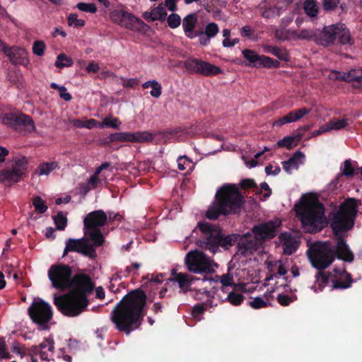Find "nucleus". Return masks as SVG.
I'll return each instance as SVG.
<instances>
[{
	"label": "nucleus",
	"instance_id": "nucleus-3",
	"mask_svg": "<svg viewBox=\"0 0 362 362\" xmlns=\"http://www.w3.org/2000/svg\"><path fill=\"white\" fill-rule=\"evenodd\" d=\"M245 202V197L236 185L225 184L217 190L213 204L206 212V217L216 220L221 216L238 214Z\"/></svg>",
	"mask_w": 362,
	"mask_h": 362
},
{
	"label": "nucleus",
	"instance_id": "nucleus-40",
	"mask_svg": "<svg viewBox=\"0 0 362 362\" xmlns=\"http://www.w3.org/2000/svg\"><path fill=\"white\" fill-rule=\"evenodd\" d=\"M153 20L164 21L166 19L167 12L165 11L163 6L159 4L157 7L153 8L151 11Z\"/></svg>",
	"mask_w": 362,
	"mask_h": 362
},
{
	"label": "nucleus",
	"instance_id": "nucleus-39",
	"mask_svg": "<svg viewBox=\"0 0 362 362\" xmlns=\"http://www.w3.org/2000/svg\"><path fill=\"white\" fill-rule=\"evenodd\" d=\"M211 300H207L205 303H198L192 309V315L194 318H198L202 315L206 310L209 305H211Z\"/></svg>",
	"mask_w": 362,
	"mask_h": 362
},
{
	"label": "nucleus",
	"instance_id": "nucleus-18",
	"mask_svg": "<svg viewBox=\"0 0 362 362\" xmlns=\"http://www.w3.org/2000/svg\"><path fill=\"white\" fill-rule=\"evenodd\" d=\"M153 139V135L148 132H138L135 133L115 132L110 134L104 144L109 145L114 141L146 142L151 141Z\"/></svg>",
	"mask_w": 362,
	"mask_h": 362
},
{
	"label": "nucleus",
	"instance_id": "nucleus-38",
	"mask_svg": "<svg viewBox=\"0 0 362 362\" xmlns=\"http://www.w3.org/2000/svg\"><path fill=\"white\" fill-rule=\"evenodd\" d=\"M59 168L57 162H47L40 164L38 167L39 175H49L52 171Z\"/></svg>",
	"mask_w": 362,
	"mask_h": 362
},
{
	"label": "nucleus",
	"instance_id": "nucleus-22",
	"mask_svg": "<svg viewBox=\"0 0 362 362\" xmlns=\"http://www.w3.org/2000/svg\"><path fill=\"white\" fill-rule=\"evenodd\" d=\"M259 9L261 15L264 18H272L279 16L284 6L279 5V2H274V0H264L259 4Z\"/></svg>",
	"mask_w": 362,
	"mask_h": 362
},
{
	"label": "nucleus",
	"instance_id": "nucleus-9",
	"mask_svg": "<svg viewBox=\"0 0 362 362\" xmlns=\"http://www.w3.org/2000/svg\"><path fill=\"white\" fill-rule=\"evenodd\" d=\"M107 222V215L102 209L88 213L83 219V233L95 245H103L105 238L100 228Z\"/></svg>",
	"mask_w": 362,
	"mask_h": 362
},
{
	"label": "nucleus",
	"instance_id": "nucleus-36",
	"mask_svg": "<svg viewBox=\"0 0 362 362\" xmlns=\"http://www.w3.org/2000/svg\"><path fill=\"white\" fill-rule=\"evenodd\" d=\"M28 165V160L25 157H22L14 161L12 165V170L18 173L21 176H23L25 173Z\"/></svg>",
	"mask_w": 362,
	"mask_h": 362
},
{
	"label": "nucleus",
	"instance_id": "nucleus-64",
	"mask_svg": "<svg viewBox=\"0 0 362 362\" xmlns=\"http://www.w3.org/2000/svg\"><path fill=\"white\" fill-rule=\"evenodd\" d=\"M288 31L286 29H278L275 31V37L281 41L288 40Z\"/></svg>",
	"mask_w": 362,
	"mask_h": 362
},
{
	"label": "nucleus",
	"instance_id": "nucleus-7",
	"mask_svg": "<svg viewBox=\"0 0 362 362\" xmlns=\"http://www.w3.org/2000/svg\"><path fill=\"white\" fill-rule=\"evenodd\" d=\"M304 227L310 228L312 232H317L327 224L324 205L319 202L303 203L296 211Z\"/></svg>",
	"mask_w": 362,
	"mask_h": 362
},
{
	"label": "nucleus",
	"instance_id": "nucleus-1",
	"mask_svg": "<svg viewBox=\"0 0 362 362\" xmlns=\"http://www.w3.org/2000/svg\"><path fill=\"white\" fill-rule=\"evenodd\" d=\"M73 269L64 263L50 266L48 277L54 288L69 291L55 297L54 303L57 309L65 316L76 317L85 312L89 305L88 296L95 288L89 275L84 273L73 276Z\"/></svg>",
	"mask_w": 362,
	"mask_h": 362
},
{
	"label": "nucleus",
	"instance_id": "nucleus-54",
	"mask_svg": "<svg viewBox=\"0 0 362 362\" xmlns=\"http://www.w3.org/2000/svg\"><path fill=\"white\" fill-rule=\"evenodd\" d=\"M67 22L69 26L74 25V27H83L85 25V21L83 19H78V16L76 13H71L67 17Z\"/></svg>",
	"mask_w": 362,
	"mask_h": 362
},
{
	"label": "nucleus",
	"instance_id": "nucleus-50",
	"mask_svg": "<svg viewBox=\"0 0 362 362\" xmlns=\"http://www.w3.org/2000/svg\"><path fill=\"white\" fill-rule=\"evenodd\" d=\"M76 8L80 11L90 13H95L97 11V7L93 3L80 2L77 4Z\"/></svg>",
	"mask_w": 362,
	"mask_h": 362
},
{
	"label": "nucleus",
	"instance_id": "nucleus-49",
	"mask_svg": "<svg viewBox=\"0 0 362 362\" xmlns=\"http://www.w3.org/2000/svg\"><path fill=\"white\" fill-rule=\"evenodd\" d=\"M164 275L162 274L153 275L148 274L143 277V281L146 280V283H148L150 285L153 284H160L163 281Z\"/></svg>",
	"mask_w": 362,
	"mask_h": 362
},
{
	"label": "nucleus",
	"instance_id": "nucleus-61",
	"mask_svg": "<svg viewBox=\"0 0 362 362\" xmlns=\"http://www.w3.org/2000/svg\"><path fill=\"white\" fill-rule=\"evenodd\" d=\"M191 160L187 158L186 156H180L177 158V167L180 170H185L187 168L185 166L186 164L189 165L191 163Z\"/></svg>",
	"mask_w": 362,
	"mask_h": 362
},
{
	"label": "nucleus",
	"instance_id": "nucleus-46",
	"mask_svg": "<svg viewBox=\"0 0 362 362\" xmlns=\"http://www.w3.org/2000/svg\"><path fill=\"white\" fill-rule=\"evenodd\" d=\"M33 204L35 211L39 214H44L47 210V206L40 197L37 196L34 197Z\"/></svg>",
	"mask_w": 362,
	"mask_h": 362
},
{
	"label": "nucleus",
	"instance_id": "nucleus-14",
	"mask_svg": "<svg viewBox=\"0 0 362 362\" xmlns=\"http://www.w3.org/2000/svg\"><path fill=\"white\" fill-rule=\"evenodd\" d=\"M3 123L12 129L25 133L35 132L36 127L32 117L23 113H6L2 118Z\"/></svg>",
	"mask_w": 362,
	"mask_h": 362
},
{
	"label": "nucleus",
	"instance_id": "nucleus-43",
	"mask_svg": "<svg viewBox=\"0 0 362 362\" xmlns=\"http://www.w3.org/2000/svg\"><path fill=\"white\" fill-rule=\"evenodd\" d=\"M276 145L279 148H286L290 150L296 146V144L294 143V140L291 136L284 137L277 141Z\"/></svg>",
	"mask_w": 362,
	"mask_h": 362
},
{
	"label": "nucleus",
	"instance_id": "nucleus-2",
	"mask_svg": "<svg viewBox=\"0 0 362 362\" xmlns=\"http://www.w3.org/2000/svg\"><path fill=\"white\" fill-rule=\"evenodd\" d=\"M146 300V294L140 288L125 295L110 313L115 329L127 335L139 329L145 316Z\"/></svg>",
	"mask_w": 362,
	"mask_h": 362
},
{
	"label": "nucleus",
	"instance_id": "nucleus-35",
	"mask_svg": "<svg viewBox=\"0 0 362 362\" xmlns=\"http://www.w3.org/2000/svg\"><path fill=\"white\" fill-rule=\"evenodd\" d=\"M304 11L310 17H316L318 13V6L316 0H307L304 4Z\"/></svg>",
	"mask_w": 362,
	"mask_h": 362
},
{
	"label": "nucleus",
	"instance_id": "nucleus-55",
	"mask_svg": "<svg viewBox=\"0 0 362 362\" xmlns=\"http://www.w3.org/2000/svg\"><path fill=\"white\" fill-rule=\"evenodd\" d=\"M119 119L117 118H111V117H105L103 122L99 124L100 128H103L105 127H112L115 129H117L119 127Z\"/></svg>",
	"mask_w": 362,
	"mask_h": 362
},
{
	"label": "nucleus",
	"instance_id": "nucleus-12",
	"mask_svg": "<svg viewBox=\"0 0 362 362\" xmlns=\"http://www.w3.org/2000/svg\"><path fill=\"white\" fill-rule=\"evenodd\" d=\"M187 269L194 274H211L214 272L212 260L198 250L189 252L185 257Z\"/></svg>",
	"mask_w": 362,
	"mask_h": 362
},
{
	"label": "nucleus",
	"instance_id": "nucleus-32",
	"mask_svg": "<svg viewBox=\"0 0 362 362\" xmlns=\"http://www.w3.org/2000/svg\"><path fill=\"white\" fill-rule=\"evenodd\" d=\"M201 59L189 57L187 59L183 64L185 69L188 71L189 74H198L199 70Z\"/></svg>",
	"mask_w": 362,
	"mask_h": 362
},
{
	"label": "nucleus",
	"instance_id": "nucleus-13",
	"mask_svg": "<svg viewBox=\"0 0 362 362\" xmlns=\"http://www.w3.org/2000/svg\"><path fill=\"white\" fill-rule=\"evenodd\" d=\"M100 245H95L94 242L86 236L80 239L69 238L66 241V246L62 257H65L69 252H76L83 256L95 258L96 256L95 247Z\"/></svg>",
	"mask_w": 362,
	"mask_h": 362
},
{
	"label": "nucleus",
	"instance_id": "nucleus-59",
	"mask_svg": "<svg viewBox=\"0 0 362 362\" xmlns=\"http://www.w3.org/2000/svg\"><path fill=\"white\" fill-rule=\"evenodd\" d=\"M151 88L152 90L150 91L151 95L156 98H159L162 93L161 85L157 81H155Z\"/></svg>",
	"mask_w": 362,
	"mask_h": 362
},
{
	"label": "nucleus",
	"instance_id": "nucleus-45",
	"mask_svg": "<svg viewBox=\"0 0 362 362\" xmlns=\"http://www.w3.org/2000/svg\"><path fill=\"white\" fill-rule=\"evenodd\" d=\"M218 32L219 28L216 23H209L204 28V33L211 39L214 37Z\"/></svg>",
	"mask_w": 362,
	"mask_h": 362
},
{
	"label": "nucleus",
	"instance_id": "nucleus-37",
	"mask_svg": "<svg viewBox=\"0 0 362 362\" xmlns=\"http://www.w3.org/2000/svg\"><path fill=\"white\" fill-rule=\"evenodd\" d=\"M73 64L74 62L71 58L67 57L65 54L62 53L57 56L54 65L57 68L62 69L64 67L71 66Z\"/></svg>",
	"mask_w": 362,
	"mask_h": 362
},
{
	"label": "nucleus",
	"instance_id": "nucleus-11",
	"mask_svg": "<svg viewBox=\"0 0 362 362\" xmlns=\"http://www.w3.org/2000/svg\"><path fill=\"white\" fill-rule=\"evenodd\" d=\"M110 20L115 24L135 32L147 30L149 26L142 20L122 9H115L110 12Z\"/></svg>",
	"mask_w": 362,
	"mask_h": 362
},
{
	"label": "nucleus",
	"instance_id": "nucleus-42",
	"mask_svg": "<svg viewBox=\"0 0 362 362\" xmlns=\"http://www.w3.org/2000/svg\"><path fill=\"white\" fill-rule=\"evenodd\" d=\"M54 222L57 230H63L67 225V219L62 211H59L54 217Z\"/></svg>",
	"mask_w": 362,
	"mask_h": 362
},
{
	"label": "nucleus",
	"instance_id": "nucleus-5",
	"mask_svg": "<svg viewBox=\"0 0 362 362\" xmlns=\"http://www.w3.org/2000/svg\"><path fill=\"white\" fill-rule=\"evenodd\" d=\"M308 256L312 266L318 272L315 274L316 282L327 285L332 279V272H325L324 270L334 262L331 250L327 245L319 244L311 245L308 250Z\"/></svg>",
	"mask_w": 362,
	"mask_h": 362
},
{
	"label": "nucleus",
	"instance_id": "nucleus-58",
	"mask_svg": "<svg viewBox=\"0 0 362 362\" xmlns=\"http://www.w3.org/2000/svg\"><path fill=\"white\" fill-rule=\"evenodd\" d=\"M38 346L40 348V350L43 351L44 349L47 348L48 351L50 352H53L54 349V342L53 339L51 337H47L45 339V340L41 342Z\"/></svg>",
	"mask_w": 362,
	"mask_h": 362
},
{
	"label": "nucleus",
	"instance_id": "nucleus-20",
	"mask_svg": "<svg viewBox=\"0 0 362 362\" xmlns=\"http://www.w3.org/2000/svg\"><path fill=\"white\" fill-rule=\"evenodd\" d=\"M332 290L346 289L351 286L353 283L352 276L347 273L344 267L342 268L336 267L332 270Z\"/></svg>",
	"mask_w": 362,
	"mask_h": 362
},
{
	"label": "nucleus",
	"instance_id": "nucleus-10",
	"mask_svg": "<svg viewBox=\"0 0 362 362\" xmlns=\"http://www.w3.org/2000/svg\"><path fill=\"white\" fill-rule=\"evenodd\" d=\"M32 321L38 326L39 330H48L49 323L52 319L53 313L50 305L42 300H34L28 309Z\"/></svg>",
	"mask_w": 362,
	"mask_h": 362
},
{
	"label": "nucleus",
	"instance_id": "nucleus-24",
	"mask_svg": "<svg viewBox=\"0 0 362 362\" xmlns=\"http://www.w3.org/2000/svg\"><path fill=\"white\" fill-rule=\"evenodd\" d=\"M242 54L247 61L245 65L248 67L262 68L263 67L264 55H259L255 51L250 49L243 50Z\"/></svg>",
	"mask_w": 362,
	"mask_h": 362
},
{
	"label": "nucleus",
	"instance_id": "nucleus-44",
	"mask_svg": "<svg viewBox=\"0 0 362 362\" xmlns=\"http://www.w3.org/2000/svg\"><path fill=\"white\" fill-rule=\"evenodd\" d=\"M329 126V131L334 130H340L346 127L349 125L348 119L346 118H343L341 119L333 120L327 123Z\"/></svg>",
	"mask_w": 362,
	"mask_h": 362
},
{
	"label": "nucleus",
	"instance_id": "nucleus-52",
	"mask_svg": "<svg viewBox=\"0 0 362 362\" xmlns=\"http://www.w3.org/2000/svg\"><path fill=\"white\" fill-rule=\"evenodd\" d=\"M342 174L346 177H353L357 173H355L354 167L352 165V161L350 159L346 160L344 162V168Z\"/></svg>",
	"mask_w": 362,
	"mask_h": 362
},
{
	"label": "nucleus",
	"instance_id": "nucleus-23",
	"mask_svg": "<svg viewBox=\"0 0 362 362\" xmlns=\"http://www.w3.org/2000/svg\"><path fill=\"white\" fill-rule=\"evenodd\" d=\"M199 279L187 273L177 272L175 269L172 270L171 281H175L178 284L179 287L182 290L184 293L187 292L190 290V286L195 280Z\"/></svg>",
	"mask_w": 362,
	"mask_h": 362
},
{
	"label": "nucleus",
	"instance_id": "nucleus-60",
	"mask_svg": "<svg viewBox=\"0 0 362 362\" xmlns=\"http://www.w3.org/2000/svg\"><path fill=\"white\" fill-rule=\"evenodd\" d=\"M276 300L278 303L282 306H288L291 302L293 301L288 296L280 293L278 295Z\"/></svg>",
	"mask_w": 362,
	"mask_h": 362
},
{
	"label": "nucleus",
	"instance_id": "nucleus-57",
	"mask_svg": "<svg viewBox=\"0 0 362 362\" xmlns=\"http://www.w3.org/2000/svg\"><path fill=\"white\" fill-rule=\"evenodd\" d=\"M264 64L263 67L264 68H279L280 66V62L278 60L274 59L269 57L265 56L263 57Z\"/></svg>",
	"mask_w": 362,
	"mask_h": 362
},
{
	"label": "nucleus",
	"instance_id": "nucleus-6",
	"mask_svg": "<svg viewBox=\"0 0 362 362\" xmlns=\"http://www.w3.org/2000/svg\"><path fill=\"white\" fill-rule=\"evenodd\" d=\"M357 212L358 204L356 199L349 198L341 204L330 223L334 236L341 235L342 232L353 228Z\"/></svg>",
	"mask_w": 362,
	"mask_h": 362
},
{
	"label": "nucleus",
	"instance_id": "nucleus-48",
	"mask_svg": "<svg viewBox=\"0 0 362 362\" xmlns=\"http://www.w3.org/2000/svg\"><path fill=\"white\" fill-rule=\"evenodd\" d=\"M165 20L168 26L172 29L177 28L181 23V18L177 13H171Z\"/></svg>",
	"mask_w": 362,
	"mask_h": 362
},
{
	"label": "nucleus",
	"instance_id": "nucleus-17",
	"mask_svg": "<svg viewBox=\"0 0 362 362\" xmlns=\"http://www.w3.org/2000/svg\"><path fill=\"white\" fill-rule=\"evenodd\" d=\"M0 49L13 64L27 66L30 62L28 52L23 47L9 46L0 39Z\"/></svg>",
	"mask_w": 362,
	"mask_h": 362
},
{
	"label": "nucleus",
	"instance_id": "nucleus-26",
	"mask_svg": "<svg viewBox=\"0 0 362 362\" xmlns=\"http://www.w3.org/2000/svg\"><path fill=\"white\" fill-rule=\"evenodd\" d=\"M221 73L222 70L219 66L201 59L198 74L206 77H210L218 75Z\"/></svg>",
	"mask_w": 362,
	"mask_h": 362
},
{
	"label": "nucleus",
	"instance_id": "nucleus-15",
	"mask_svg": "<svg viewBox=\"0 0 362 362\" xmlns=\"http://www.w3.org/2000/svg\"><path fill=\"white\" fill-rule=\"evenodd\" d=\"M281 225V221L279 220H270L267 222H263L255 225L251 232L253 235L257 236L262 245L264 246V243L276 237L277 235L278 229Z\"/></svg>",
	"mask_w": 362,
	"mask_h": 362
},
{
	"label": "nucleus",
	"instance_id": "nucleus-29",
	"mask_svg": "<svg viewBox=\"0 0 362 362\" xmlns=\"http://www.w3.org/2000/svg\"><path fill=\"white\" fill-rule=\"evenodd\" d=\"M23 355L30 356L32 362H37V359L35 358L36 355H40L42 361H49L48 354L46 351L40 350L38 346H32L26 349L23 351Z\"/></svg>",
	"mask_w": 362,
	"mask_h": 362
},
{
	"label": "nucleus",
	"instance_id": "nucleus-16",
	"mask_svg": "<svg viewBox=\"0 0 362 362\" xmlns=\"http://www.w3.org/2000/svg\"><path fill=\"white\" fill-rule=\"evenodd\" d=\"M336 245L333 246L329 242H315L312 245L319 244H326L331 250L334 260L337 257L344 262H351L354 261V253L350 250L349 245L346 244L345 239L342 235L335 236Z\"/></svg>",
	"mask_w": 362,
	"mask_h": 362
},
{
	"label": "nucleus",
	"instance_id": "nucleus-28",
	"mask_svg": "<svg viewBox=\"0 0 362 362\" xmlns=\"http://www.w3.org/2000/svg\"><path fill=\"white\" fill-rule=\"evenodd\" d=\"M304 157V154L300 151H296L293 156L288 160L282 162L283 169L288 173H290L292 169L298 168V160Z\"/></svg>",
	"mask_w": 362,
	"mask_h": 362
},
{
	"label": "nucleus",
	"instance_id": "nucleus-62",
	"mask_svg": "<svg viewBox=\"0 0 362 362\" xmlns=\"http://www.w3.org/2000/svg\"><path fill=\"white\" fill-rule=\"evenodd\" d=\"M220 281L223 286H234L233 276L228 273L222 275Z\"/></svg>",
	"mask_w": 362,
	"mask_h": 362
},
{
	"label": "nucleus",
	"instance_id": "nucleus-31",
	"mask_svg": "<svg viewBox=\"0 0 362 362\" xmlns=\"http://www.w3.org/2000/svg\"><path fill=\"white\" fill-rule=\"evenodd\" d=\"M22 177L12 169L0 171V182H18Z\"/></svg>",
	"mask_w": 362,
	"mask_h": 362
},
{
	"label": "nucleus",
	"instance_id": "nucleus-51",
	"mask_svg": "<svg viewBox=\"0 0 362 362\" xmlns=\"http://www.w3.org/2000/svg\"><path fill=\"white\" fill-rule=\"evenodd\" d=\"M250 306H251L253 309H260L263 308H267L271 304L268 302L264 300L261 297H256L252 300L249 303Z\"/></svg>",
	"mask_w": 362,
	"mask_h": 362
},
{
	"label": "nucleus",
	"instance_id": "nucleus-4",
	"mask_svg": "<svg viewBox=\"0 0 362 362\" xmlns=\"http://www.w3.org/2000/svg\"><path fill=\"white\" fill-rule=\"evenodd\" d=\"M198 227L202 233V236L197 241V245L213 254L218 251L219 247L228 250L235 243L238 244L239 234L225 235L219 226H213L206 222L199 223Z\"/></svg>",
	"mask_w": 362,
	"mask_h": 362
},
{
	"label": "nucleus",
	"instance_id": "nucleus-63",
	"mask_svg": "<svg viewBox=\"0 0 362 362\" xmlns=\"http://www.w3.org/2000/svg\"><path fill=\"white\" fill-rule=\"evenodd\" d=\"M198 33L199 34L197 35V37H199V45L202 46L209 45L211 41V38L204 33V28L202 30H199Z\"/></svg>",
	"mask_w": 362,
	"mask_h": 362
},
{
	"label": "nucleus",
	"instance_id": "nucleus-25",
	"mask_svg": "<svg viewBox=\"0 0 362 362\" xmlns=\"http://www.w3.org/2000/svg\"><path fill=\"white\" fill-rule=\"evenodd\" d=\"M279 238L282 243L284 253L288 255L293 254L298 249V244L291 234L281 233Z\"/></svg>",
	"mask_w": 362,
	"mask_h": 362
},
{
	"label": "nucleus",
	"instance_id": "nucleus-47",
	"mask_svg": "<svg viewBox=\"0 0 362 362\" xmlns=\"http://www.w3.org/2000/svg\"><path fill=\"white\" fill-rule=\"evenodd\" d=\"M45 49L46 45L42 40H36L33 44V52L38 57L44 55Z\"/></svg>",
	"mask_w": 362,
	"mask_h": 362
},
{
	"label": "nucleus",
	"instance_id": "nucleus-27",
	"mask_svg": "<svg viewBox=\"0 0 362 362\" xmlns=\"http://www.w3.org/2000/svg\"><path fill=\"white\" fill-rule=\"evenodd\" d=\"M264 51L267 53L274 55L281 61H289V55L285 48L267 45L264 47Z\"/></svg>",
	"mask_w": 362,
	"mask_h": 362
},
{
	"label": "nucleus",
	"instance_id": "nucleus-8",
	"mask_svg": "<svg viewBox=\"0 0 362 362\" xmlns=\"http://www.w3.org/2000/svg\"><path fill=\"white\" fill-rule=\"evenodd\" d=\"M338 39L340 45H350L354 43L348 28L345 24L339 23L325 26L322 30H318L317 44L324 47L334 45Z\"/></svg>",
	"mask_w": 362,
	"mask_h": 362
},
{
	"label": "nucleus",
	"instance_id": "nucleus-41",
	"mask_svg": "<svg viewBox=\"0 0 362 362\" xmlns=\"http://www.w3.org/2000/svg\"><path fill=\"white\" fill-rule=\"evenodd\" d=\"M227 300L233 305H240L244 300L245 297L243 294L231 291L227 296Z\"/></svg>",
	"mask_w": 362,
	"mask_h": 362
},
{
	"label": "nucleus",
	"instance_id": "nucleus-33",
	"mask_svg": "<svg viewBox=\"0 0 362 362\" xmlns=\"http://www.w3.org/2000/svg\"><path fill=\"white\" fill-rule=\"evenodd\" d=\"M310 112V110L306 107H303L296 110L289 112L285 115L288 123L293 122L299 120L303 116L308 115Z\"/></svg>",
	"mask_w": 362,
	"mask_h": 362
},
{
	"label": "nucleus",
	"instance_id": "nucleus-56",
	"mask_svg": "<svg viewBox=\"0 0 362 362\" xmlns=\"http://www.w3.org/2000/svg\"><path fill=\"white\" fill-rule=\"evenodd\" d=\"M240 186L242 189H256L258 190V192H257L258 193L260 194L262 192L261 190L258 189V187H257L256 182L252 179L246 178V179L242 180L240 182Z\"/></svg>",
	"mask_w": 362,
	"mask_h": 362
},
{
	"label": "nucleus",
	"instance_id": "nucleus-30",
	"mask_svg": "<svg viewBox=\"0 0 362 362\" xmlns=\"http://www.w3.org/2000/svg\"><path fill=\"white\" fill-rule=\"evenodd\" d=\"M345 81L353 82L356 88H362V72L355 69L345 72Z\"/></svg>",
	"mask_w": 362,
	"mask_h": 362
},
{
	"label": "nucleus",
	"instance_id": "nucleus-21",
	"mask_svg": "<svg viewBox=\"0 0 362 362\" xmlns=\"http://www.w3.org/2000/svg\"><path fill=\"white\" fill-rule=\"evenodd\" d=\"M182 28L187 38L194 39L199 35L198 33L204 28V26L199 25L197 13H191L183 18Z\"/></svg>",
	"mask_w": 362,
	"mask_h": 362
},
{
	"label": "nucleus",
	"instance_id": "nucleus-53",
	"mask_svg": "<svg viewBox=\"0 0 362 362\" xmlns=\"http://www.w3.org/2000/svg\"><path fill=\"white\" fill-rule=\"evenodd\" d=\"M339 4L340 0H322V8L326 12L335 10Z\"/></svg>",
	"mask_w": 362,
	"mask_h": 362
},
{
	"label": "nucleus",
	"instance_id": "nucleus-34",
	"mask_svg": "<svg viewBox=\"0 0 362 362\" xmlns=\"http://www.w3.org/2000/svg\"><path fill=\"white\" fill-rule=\"evenodd\" d=\"M293 33L299 39L313 40L317 43L318 30L303 29L299 33L294 32Z\"/></svg>",
	"mask_w": 362,
	"mask_h": 362
},
{
	"label": "nucleus",
	"instance_id": "nucleus-19",
	"mask_svg": "<svg viewBox=\"0 0 362 362\" xmlns=\"http://www.w3.org/2000/svg\"><path fill=\"white\" fill-rule=\"evenodd\" d=\"M238 252L246 257L248 255H252L254 252L264 249V246L257 236L250 232H247L243 235H239L237 245Z\"/></svg>",
	"mask_w": 362,
	"mask_h": 362
}]
</instances>
